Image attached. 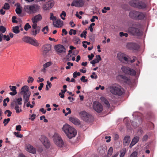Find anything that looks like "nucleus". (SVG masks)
<instances>
[{"label": "nucleus", "mask_w": 157, "mask_h": 157, "mask_svg": "<svg viewBox=\"0 0 157 157\" xmlns=\"http://www.w3.org/2000/svg\"><path fill=\"white\" fill-rule=\"evenodd\" d=\"M42 52L44 55H47L51 50V46L49 44H46L42 47Z\"/></svg>", "instance_id": "nucleus-14"}, {"label": "nucleus", "mask_w": 157, "mask_h": 157, "mask_svg": "<svg viewBox=\"0 0 157 157\" xmlns=\"http://www.w3.org/2000/svg\"><path fill=\"white\" fill-rule=\"evenodd\" d=\"M87 33V32L86 31H84L81 34V37H84V38H86V37Z\"/></svg>", "instance_id": "nucleus-42"}, {"label": "nucleus", "mask_w": 157, "mask_h": 157, "mask_svg": "<svg viewBox=\"0 0 157 157\" xmlns=\"http://www.w3.org/2000/svg\"><path fill=\"white\" fill-rule=\"evenodd\" d=\"M54 49L58 53H61L65 52L66 49L62 45L58 44L54 47Z\"/></svg>", "instance_id": "nucleus-18"}, {"label": "nucleus", "mask_w": 157, "mask_h": 157, "mask_svg": "<svg viewBox=\"0 0 157 157\" xmlns=\"http://www.w3.org/2000/svg\"><path fill=\"white\" fill-rule=\"evenodd\" d=\"M10 88V90L12 92L10 93V94L11 95H15L17 94L16 91L17 87L15 86H9Z\"/></svg>", "instance_id": "nucleus-28"}, {"label": "nucleus", "mask_w": 157, "mask_h": 157, "mask_svg": "<svg viewBox=\"0 0 157 157\" xmlns=\"http://www.w3.org/2000/svg\"><path fill=\"white\" fill-rule=\"evenodd\" d=\"M27 102V104H26L27 107H30L31 108L33 107L34 105L30 104V102L28 101Z\"/></svg>", "instance_id": "nucleus-63"}, {"label": "nucleus", "mask_w": 157, "mask_h": 157, "mask_svg": "<svg viewBox=\"0 0 157 157\" xmlns=\"http://www.w3.org/2000/svg\"><path fill=\"white\" fill-rule=\"evenodd\" d=\"M117 79L120 81H123L128 84H129V82H130V79L126 77L123 76L122 75H118L117 77Z\"/></svg>", "instance_id": "nucleus-21"}, {"label": "nucleus", "mask_w": 157, "mask_h": 157, "mask_svg": "<svg viewBox=\"0 0 157 157\" xmlns=\"http://www.w3.org/2000/svg\"><path fill=\"white\" fill-rule=\"evenodd\" d=\"M53 25L57 28L61 27L63 25V22L60 19H57L53 21Z\"/></svg>", "instance_id": "nucleus-22"}, {"label": "nucleus", "mask_w": 157, "mask_h": 157, "mask_svg": "<svg viewBox=\"0 0 157 157\" xmlns=\"http://www.w3.org/2000/svg\"><path fill=\"white\" fill-rule=\"evenodd\" d=\"M93 106L94 109L98 113H100L103 110L102 105L97 101L94 102Z\"/></svg>", "instance_id": "nucleus-8"}, {"label": "nucleus", "mask_w": 157, "mask_h": 157, "mask_svg": "<svg viewBox=\"0 0 157 157\" xmlns=\"http://www.w3.org/2000/svg\"><path fill=\"white\" fill-rule=\"evenodd\" d=\"M139 137H135L132 139L130 145L129 147L131 148L132 147L137 143L139 140Z\"/></svg>", "instance_id": "nucleus-29"}, {"label": "nucleus", "mask_w": 157, "mask_h": 157, "mask_svg": "<svg viewBox=\"0 0 157 157\" xmlns=\"http://www.w3.org/2000/svg\"><path fill=\"white\" fill-rule=\"evenodd\" d=\"M40 32V29H32L31 34L33 36H36Z\"/></svg>", "instance_id": "nucleus-30"}, {"label": "nucleus", "mask_w": 157, "mask_h": 157, "mask_svg": "<svg viewBox=\"0 0 157 157\" xmlns=\"http://www.w3.org/2000/svg\"><path fill=\"white\" fill-rule=\"evenodd\" d=\"M10 8V6L8 3H6L4 5V6L2 7V8L5 10H7Z\"/></svg>", "instance_id": "nucleus-41"}, {"label": "nucleus", "mask_w": 157, "mask_h": 157, "mask_svg": "<svg viewBox=\"0 0 157 157\" xmlns=\"http://www.w3.org/2000/svg\"><path fill=\"white\" fill-rule=\"evenodd\" d=\"M113 148L112 147H109L107 155L109 156H110L113 153Z\"/></svg>", "instance_id": "nucleus-38"}, {"label": "nucleus", "mask_w": 157, "mask_h": 157, "mask_svg": "<svg viewBox=\"0 0 157 157\" xmlns=\"http://www.w3.org/2000/svg\"><path fill=\"white\" fill-rule=\"evenodd\" d=\"M90 77L92 78L96 79L98 78L97 75L96 74L95 72H93L92 73V75L90 76Z\"/></svg>", "instance_id": "nucleus-53"}, {"label": "nucleus", "mask_w": 157, "mask_h": 157, "mask_svg": "<svg viewBox=\"0 0 157 157\" xmlns=\"http://www.w3.org/2000/svg\"><path fill=\"white\" fill-rule=\"evenodd\" d=\"M54 2L53 0H50L44 4L43 9L44 10H48L50 9L54 6Z\"/></svg>", "instance_id": "nucleus-12"}, {"label": "nucleus", "mask_w": 157, "mask_h": 157, "mask_svg": "<svg viewBox=\"0 0 157 157\" xmlns=\"http://www.w3.org/2000/svg\"><path fill=\"white\" fill-rule=\"evenodd\" d=\"M20 94L23 96L25 103H27L31 94L29 87L26 85L22 86L20 89Z\"/></svg>", "instance_id": "nucleus-3"}, {"label": "nucleus", "mask_w": 157, "mask_h": 157, "mask_svg": "<svg viewBox=\"0 0 157 157\" xmlns=\"http://www.w3.org/2000/svg\"><path fill=\"white\" fill-rule=\"evenodd\" d=\"M41 31L44 33V34H47L48 31V26L44 27L41 30Z\"/></svg>", "instance_id": "nucleus-36"}, {"label": "nucleus", "mask_w": 157, "mask_h": 157, "mask_svg": "<svg viewBox=\"0 0 157 157\" xmlns=\"http://www.w3.org/2000/svg\"><path fill=\"white\" fill-rule=\"evenodd\" d=\"M41 142L46 147L48 148L50 146V143L48 139L44 136H42L40 138Z\"/></svg>", "instance_id": "nucleus-15"}, {"label": "nucleus", "mask_w": 157, "mask_h": 157, "mask_svg": "<svg viewBox=\"0 0 157 157\" xmlns=\"http://www.w3.org/2000/svg\"><path fill=\"white\" fill-rule=\"evenodd\" d=\"M94 56V55L92 53L90 54V55H89L88 56V57L89 58V60H91L93 57Z\"/></svg>", "instance_id": "nucleus-64"}, {"label": "nucleus", "mask_w": 157, "mask_h": 157, "mask_svg": "<svg viewBox=\"0 0 157 157\" xmlns=\"http://www.w3.org/2000/svg\"><path fill=\"white\" fill-rule=\"evenodd\" d=\"M69 120L70 121L75 125H79L80 124V121L76 118L71 117H69Z\"/></svg>", "instance_id": "nucleus-24"}, {"label": "nucleus", "mask_w": 157, "mask_h": 157, "mask_svg": "<svg viewBox=\"0 0 157 157\" xmlns=\"http://www.w3.org/2000/svg\"><path fill=\"white\" fill-rule=\"evenodd\" d=\"M11 106L12 108H14L17 113H19L22 111L21 105H18L15 102H12L11 104Z\"/></svg>", "instance_id": "nucleus-20"}, {"label": "nucleus", "mask_w": 157, "mask_h": 157, "mask_svg": "<svg viewBox=\"0 0 157 157\" xmlns=\"http://www.w3.org/2000/svg\"><path fill=\"white\" fill-rule=\"evenodd\" d=\"M30 116V117L29 118V119L31 120L32 121H33L35 118L36 116V114H33Z\"/></svg>", "instance_id": "nucleus-52"}, {"label": "nucleus", "mask_w": 157, "mask_h": 157, "mask_svg": "<svg viewBox=\"0 0 157 157\" xmlns=\"http://www.w3.org/2000/svg\"><path fill=\"white\" fill-rule=\"evenodd\" d=\"M72 52H71V50L69 51L68 55L66 56L67 59L68 61L71 60L72 56H73V54H72Z\"/></svg>", "instance_id": "nucleus-34"}, {"label": "nucleus", "mask_w": 157, "mask_h": 157, "mask_svg": "<svg viewBox=\"0 0 157 157\" xmlns=\"http://www.w3.org/2000/svg\"><path fill=\"white\" fill-rule=\"evenodd\" d=\"M34 78L31 76H29L28 77L27 82L28 83H32L34 81Z\"/></svg>", "instance_id": "nucleus-44"}, {"label": "nucleus", "mask_w": 157, "mask_h": 157, "mask_svg": "<svg viewBox=\"0 0 157 157\" xmlns=\"http://www.w3.org/2000/svg\"><path fill=\"white\" fill-rule=\"evenodd\" d=\"M52 64V63L51 62H48L43 65V67L45 68H47V67L50 66Z\"/></svg>", "instance_id": "nucleus-37"}, {"label": "nucleus", "mask_w": 157, "mask_h": 157, "mask_svg": "<svg viewBox=\"0 0 157 157\" xmlns=\"http://www.w3.org/2000/svg\"><path fill=\"white\" fill-rule=\"evenodd\" d=\"M121 70L123 72L126 74L132 75H135L136 74V72L134 70L128 67H122Z\"/></svg>", "instance_id": "nucleus-11"}, {"label": "nucleus", "mask_w": 157, "mask_h": 157, "mask_svg": "<svg viewBox=\"0 0 157 157\" xmlns=\"http://www.w3.org/2000/svg\"><path fill=\"white\" fill-rule=\"evenodd\" d=\"M52 86V84L49 81H47V84L46 85V89L47 90H48V87L51 88Z\"/></svg>", "instance_id": "nucleus-45"}, {"label": "nucleus", "mask_w": 157, "mask_h": 157, "mask_svg": "<svg viewBox=\"0 0 157 157\" xmlns=\"http://www.w3.org/2000/svg\"><path fill=\"white\" fill-rule=\"evenodd\" d=\"M120 36H125L126 37H127L128 36V34L127 33H123V32H120L119 33Z\"/></svg>", "instance_id": "nucleus-56"}, {"label": "nucleus", "mask_w": 157, "mask_h": 157, "mask_svg": "<svg viewBox=\"0 0 157 157\" xmlns=\"http://www.w3.org/2000/svg\"><path fill=\"white\" fill-rule=\"evenodd\" d=\"M80 115L82 119L86 122L90 121L92 118V117L89 114L85 111L81 112Z\"/></svg>", "instance_id": "nucleus-10"}, {"label": "nucleus", "mask_w": 157, "mask_h": 157, "mask_svg": "<svg viewBox=\"0 0 157 157\" xmlns=\"http://www.w3.org/2000/svg\"><path fill=\"white\" fill-rule=\"evenodd\" d=\"M80 79L82 81L84 82H86L87 81V80L85 79V77L84 76H82Z\"/></svg>", "instance_id": "nucleus-60"}, {"label": "nucleus", "mask_w": 157, "mask_h": 157, "mask_svg": "<svg viewBox=\"0 0 157 157\" xmlns=\"http://www.w3.org/2000/svg\"><path fill=\"white\" fill-rule=\"evenodd\" d=\"M3 40H6V41H9L10 39V38L9 37V35H4L3 36Z\"/></svg>", "instance_id": "nucleus-50"}, {"label": "nucleus", "mask_w": 157, "mask_h": 157, "mask_svg": "<svg viewBox=\"0 0 157 157\" xmlns=\"http://www.w3.org/2000/svg\"><path fill=\"white\" fill-rule=\"evenodd\" d=\"M73 40L76 43H78L80 41L79 39L77 37H75L74 38Z\"/></svg>", "instance_id": "nucleus-62"}, {"label": "nucleus", "mask_w": 157, "mask_h": 157, "mask_svg": "<svg viewBox=\"0 0 157 157\" xmlns=\"http://www.w3.org/2000/svg\"><path fill=\"white\" fill-rule=\"evenodd\" d=\"M137 152L134 151L131 154L129 157H137Z\"/></svg>", "instance_id": "nucleus-47"}, {"label": "nucleus", "mask_w": 157, "mask_h": 157, "mask_svg": "<svg viewBox=\"0 0 157 157\" xmlns=\"http://www.w3.org/2000/svg\"><path fill=\"white\" fill-rule=\"evenodd\" d=\"M18 132H14V134L17 137L21 138L23 136V135L21 134H19Z\"/></svg>", "instance_id": "nucleus-46"}, {"label": "nucleus", "mask_w": 157, "mask_h": 157, "mask_svg": "<svg viewBox=\"0 0 157 157\" xmlns=\"http://www.w3.org/2000/svg\"><path fill=\"white\" fill-rule=\"evenodd\" d=\"M77 134V130L73 127L72 129L67 135L66 136L68 139H71L75 137Z\"/></svg>", "instance_id": "nucleus-17"}, {"label": "nucleus", "mask_w": 157, "mask_h": 157, "mask_svg": "<svg viewBox=\"0 0 157 157\" xmlns=\"http://www.w3.org/2000/svg\"><path fill=\"white\" fill-rule=\"evenodd\" d=\"M117 58L121 62L125 63L128 60V56L125 54L122 53H119L117 54Z\"/></svg>", "instance_id": "nucleus-9"}, {"label": "nucleus", "mask_w": 157, "mask_h": 157, "mask_svg": "<svg viewBox=\"0 0 157 157\" xmlns=\"http://www.w3.org/2000/svg\"><path fill=\"white\" fill-rule=\"evenodd\" d=\"M128 31L133 35H139L140 34L139 30L134 27L129 28L128 29Z\"/></svg>", "instance_id": "nucleus-19"}, {"label": "nucleus", "mask_w": 157, "mask_h": 157, "mask_svg": "<svg viewBox=\"0 0 157 157\" xmlns=\"http://www.w3.org/2000/svg\"><path fill=\"white\" fill-rule=\"evenodd\" d=\"M95 25V24L94 23H92L90 25L89 27V29H90V32H93V28H92V27L93 26H94Z\"/></svg>", "instance_id": "nucleus-54"}, {"label": "nucleus", "mask_w": 157, "mask_h": 157, "mask_svg": "<svg viewBox=\"0 0 157 157\" xmlns=\"http://www.w3.org/2000/svg\"><path fill=\"white\" fill-rule=\"evenodd\" d=\"M24 9L25 11L28 14H34L40 10V6L37 4L27 5L24 6Z\"/></svg>", "instance_id": "nucleus-2"}, {"label": "nucleus", "mask_w": 157, "mask_h": 157, "mask_svg": "<svg viewBox=\"0 0 157 157\" xmlns=\"http://www.w3.org/2000/svg\"><path fill=\"white\" fill-rule=\"evenodd\" d=\"M50 20H52L53 21L57 20L56 17L54 16H53V14L52 13H50Z\"/></svg>", "instance_id": "nucleus-40"}, {"label": "nucleus", "mask_w": 157, "mask_h": 157, "mask_svg": "<svg viewBox=\"0 0 157 157\" xmlns=\"http://www.w3.org/2000/svg\"><path fill=\"white\" fill-rule=\"evenodd\" d=\"M31 28V26L29 25V23H27L25 25L24 27V29L25 30L27 31Z\"/></svg>", "instance_id": "nucleus-43"}, {"label": "nucleus", "mask_w": 157, "mask_h": 157, "mask_svg": "<svg viewBox=\"0 0 157 157\" xmlns=\"http://www.w3.org/2000/svg\"><path fill=\"white\" fill-rule=\"evenodd\" d=\"M66 110L68 111L66 113H65V116H67L68 114H71V109L69 108H66Z\"/></svg>", "instance_id": "nucleus-61"}, {"label": "nucleus", "mask_w": 157, "mask_h": 157, "mask_svg": "<svg viewBox=\"0 0 157 157\" xmlns=\"http://www.w3.org/2000/svg\"><path fill=\"white\" fill-rule=\"evenodd\" d=\"M42 19L41 15L39 14L34 16L32 18V20L33 23H37L38 21H41Z\"/></svg>", "instance_id": "nucleus-25"}, {"label": "nucleus", "mask_w": 157, "mask_h": 157, "mask_svg": "<svg viewBox=\"0 0 157 157\" xmlns=\"http://www.w3.org/2000/svg\"><path fill=\"white\" fill-rule=\"evenodd\" d=\"M54 143L58 146L62 147L63 145V142L58 134L55 133L53 136Z\"/></svg>", "instance_id": "nucleus-6"}, {"label": "nucleus", "mask_w": 157, "mask_h": 157, "mask_svg": "<svg viewBox=\"0 0 157 157\" xmlns=\"http://www.w3.org/2000/svg\"><path fill=\"white\" fill-rule=\"evenodd\" d=\"M7 113H8V114L7 115V116L8 117H9L11 116L12 112L9 110H7L5 112V114H6Z\"/></svg>", "instance_id": "nucleus-58"}, {"label": "nucleus", "mask_w": 157, "mask_h": 157, "mask_svg": "<svg viewBox=\"0 0 157 157\" xmlns=\"http://www.w3.org/2000/svg\"><path fill=\"white\" fill-rule=\"evenodd\" d=\"M100 100L104 103L107 106L109 107V104L108 101L104 97H102L100 98Z\"/></svg>", "instance_id": "nucleus-32"}, {"label": "nucleus", "mask_w": 157, "mask_h": 157, "mask_svg": "<svg viewBox=\"0 0 157 157\" xmlns=\"http://www.w3.org/2000/svg\"><path fill=\"white\" fill-rule=\"evenodd\" d=\"M6 31V28L3 26L0 27V31L2 33H4Z\"/></svg>", "instance_id": "nucleus-49"}, {"label": "nucleus", "mask_w": 157, "mask_h": 157, "mask_svg": "<svg viewBox=\"0 0 157 157\" xmlns=\"http://www.w3.org/2000/svg\"><path fill=\"white\" fill-rule=\"evenodd\" d=\"M129 15L131 18L137 20L143 19L145 17V15L144 13L135 10L130 11Z\"/></svg>", "instance_id": "nucleus-4"}, {"label": "nucleus", "mask_w": 157, "mask_h": 157, "mask_svg": "<svg viewBox=\"0 0 157 157\" xmlns=\"http://www.w3.org/2000/svg\"><path fill=\"white\" fill-rule=\"evenodd\" d=\"M26 149L27 151L31 153H34L36 152L35 148L33 147L30 144H27L26 145Z\"/></svg>", "instance_id": "nucleus-23"}, {"label": "nucleus", "mask_w": 157, "mask_h": 157, "mask_svg": "<svg viewBox=\"0 0 157 157\" xmlns=\"http://www.w3.org/2000/svg\"><path fill=\"white\" fill-rule=\"evenodd\" d=\"M96 19L97 20L98 19V17L96 16H93L92 17V18L90 19V21L91 22H94L95 21L94 19Z\"/></svg>", "instance_id": "nucleus-57"}, {"label": "nucleus", "mask_w": 157, "mask_h": 157, "mask_svg": "<svg viewBox=\"0 0 157 157\" xmlns=\"http://www.w3.org/2000/svg\"><path fill=\"white\" fill-rule=\"evenodd\" d=\"M66 13L64 11H63L62 12V13L60 14V17H61V18L63 19V20H65V17H62V16H63L64 17H65L66 16Z\"/></svg>", "instance_id": "nucleus-48"}, {"label": "nucleus", "mask_w": 157, "mask_h": 157, "mask_svg": "<svg viewBox=\"0 0 157 157\" xmlns=\"http://www.w3.org/2000/svg\"><path fill=\"white\" fill-rule=\"evenodd\" d=\"M22 98H19L17 99L16 101H13L12 102H15V103L18 105H21L22 104Z\"/></svg>", "instance_id": "nucleus-35"}, {"label": "nucleus", "mask_w": 157, "mask_h": 157, "mask_svg": "<svg viewBox=\"0 0 157 157\" xmlns=\"http://www.w3.org/2000/svg\"><path fill=\"white\" fill-rule=\"evenodd\" d=\"M22 40L23 41L29 43L36 47H39L40 45L39 43L36 40L31 37L27 36H24L22 38Z\"/></svg>", "instance_id": "nucleus-5"}, {"label": "nucleus", "mask_w": 157, "mask_h": 157, "mask_svg": "<svg viewBox=\"0 0 157 157\" xmlns=\"http://www.w3.org/2000/svg\"><path fill=\"white\" fill-rule=\"evenodd\" d=\"M10 121V118H7V119H5L4 120L3 123L5 126Z\"/></svg>", "instance_id": "nucleus-55"}, {"label": "nucleus", "mask_w": 157, "mask_h": 157, "mask_svg": "<svg viewBox=\"0 0 157 157\" xmlns=\"http://www.w3.org/2000/svg\"><path fill=\"white\" fill-rule=\"evenodd\" d=\"M131 141L130 137L128 136H126L123 140V145L125 146L128 145Z\"/></svg>", "instance_id": "nucleus-26"}, {"label": "nucleus", "mask_w": 157, "mask_h": 157, "mask_svg": "<svg viewBox=\"0 0 157 157\" xmlns=\"http://www.w3.org/2000/svg\"><path fill=\"white\" fill-rule=\"evenodd\" d=\"M80 73L79 72H75L73 74V76L74 78H75L77 76H80Z\"/></svg>", "instance_id": "nucleus-51"}, {"label": "nucleus", "mask_w": 157, "mask_h": 157, "mask_svg": "<svg viewBox=\"0 0 157 157\" xmlns=\"http://www.w3.org/2000/svg\"><path fill=\"white\" fill-rule=\"evenodd\" d=\"M21 9L22 7L20 5H17V6L15 11L17 14H20L21 13Z\"/></svg>", "instance_id": "nucleus-31"}, {"label": "nucleus", "mask_w": 157, "mask_h": 157, "mask_svg": "<svg viewBox=\"0 0 157 157\" xmlns=\"http://www.w3.org/2000/svg\"><path fill=\"white\" fill-rule=\"evenodd\" d=\"M21 125H16V129L17 131H21Z\"/></svg>", "instance_id": "nucleus-59"}, {"label": "nucleus", "mask_w": 157, "mask_h": 157, "mask_svg": "<svg viewBox=\"0 0 157 157\" xmlns=\"http://www.w3.org/2000/svg\"><path fill=\"white\" fill-rule=\"evenodd\" d=\"M121 87L116 84H113L106 88L107 92H110L114 95H121L122 94Z\"/></svg>", "instance_id": "nucleus-1"}, {"label": "nucleus", "mask_w": 157, "mask_h": 157, "mask_svg": "<svg viewBox=\"0 0 157 157\" xmlns=\"http://www.w3.org/2000/svg\"><path fill=\"white\" fill-rule=\"evenodd\" d=\"M101 60V58L100 56L99 55H97L96 56V58L90 61V63L92 64L93 66H94V65L96 63H98Z\"/></svg>", "instance_id": "nucleus-27"}, {"label": "nucleus", "mask_w": 157, "mask_h": 157, "mask_svg": "<svg viewBox=\"0 0 157 157\" xmlns=\"http://www.w3.org/2000/svg\"><path fill=\"white\" fill-rule=\"evenodd\" d=\"M84 4V2L82 0H75L72 2L71 6L76 7H81L83 6Z\"/></svg>", "instance_id": "nucleus-16"}, {"label": "nucleus", "mask_w": 157, "mask_h": 157, "mask_svg": "<svg viewBox=\"0 0 157 157\" xmlns=\"http://www.w3.org/2000/svg\"><path fill=\"white\" fill-rule=\"evenodd\" d=\"M73 127L68 124H66L63 125L61 129L62 131L64 133L66 136L68 133L72 129Z\"/></svg>", "instance_id": "nucleus-13"}, {"label": "nucleus", "mask_w": 157, "mask_h": 157, "mask_svg": "<svg viewBox=\"0 0 157 157\" xmlns=\"http://www.w3.org/2000/svg\"><path fill=\"white\" fill-rule=\"evenodd\" d=\"M13 32L16 33L17 34L20 32V30L18 26H16L13 27Z\"/></svg>", "instance_id": "nucleus-33"}, {"label": "nucleus", "mask_w": 157, "mask_h": 157, "mask_svg": "<svg viewBox=\"0 0 157 157\" xmlns=\"http://www.w3.org/2000/svg\"><path fill=\"white\" fill-rule=\"evenodd\" d=\"M130 5L133 7L139 9L145 8L146 5L142 2H139L138 0H133L129 2Z\"/></svg>", "instance_id": "nucleus-7"}, {"label": "nucleus", "mask_w": 157, "mask_h": 157, "mask_svg": "<svg viewBox=\"0 0 157 157\" xmlns=\"http://www.w3.org/2000/svg\"><path fill=\"white\" fill-rule=\"evenodd\" d=\"M125 153V149H123L120 151V157H123Z\"/></svg>", "instance_id": "nucleus-39"}]
</instances>
